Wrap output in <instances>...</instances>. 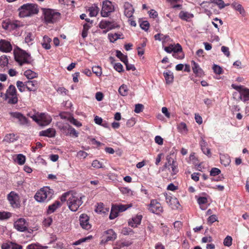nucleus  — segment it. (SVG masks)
<instances>
[{
  "instance_id": "obj_1",
  "label": "nucleus",
  "mask_w": 249,
  "mask_h": 249,
  "mask_svg": "<svg viewBox=\"0 0 249 249\" xmlns=\"http://www.w3.org/2000/svg\"><path fill=\"white\" fill-rule=\"evenodd\" d=\"M18 11L20 18H25L37 14L38 13V9L36 4L26 3L19 7Z\"/></svg>"
},
{
  "instance_id": "obj_2",
  "label": "nucleus",
  "mask_w": 249,
  "mask_h": 249,
  "mask_svg": "<svg viewBox=\"0 0 249 249\" xmlns=\"http://www.w3.org/2000/svg\"><path fill=\"white\" fill-rule=\"evenodd\" d=\"M53 193V189L49 187H44L36 193L35 198L38 202H48L52 198Z\"/></svg>"
},
{
  "instance_id": "obj_3",
  "label": "nucleus",
  "mask_w": 249,
  "mask_h": 249,
  "mask_svg": "<svg viewBox=\"0 0 249 249\" xmlns=\"http://www.w3.org/2000/svg\"><path fill=\"white\" fill-rule=\"evenodd\" d=\"M82 197L78 196L76 193H71L67 200V204L69 209L73 212H76L82 204Z\"/></svg>"
},
{
  "instance_id": "obj_4",
  "label": "nucleus",
  "mask_w": 249,
  "mask_h": 249,
  "mask_svg": "<svg viewBox=\"0 0 249 249\" xmlns=\"http://www.w3.org/2000/svg\"><path fill=\"white\" fill-rule=\"evenodd\" d=\"M15 59L20 66L24 64H30L32 61L30 54L21 49H19L18 52L15 53Z\"/></svg>"
},
{
  "instance_id": "obj_5",
  "label": "nucleus",
  "mask_w": 249,
  "mask_h": 249,
  "mask_svg": "<svg viewBox=\"0 0 249 249\" xmlns=\"http://www.w3.org/2000/svg\"><path fill=\"white\" fill-rule=\"evenodd\" d=\"M45 21L47 23H53L60 18V13L51 9L44 10Z\"/></svg>"
},
{
  "instance_id": "obj_6",
  "label": "nucleus",
  "mask_w": 249,
  "mask_h": 249,
  "mask_svg": "<svg viewBox=\"0 0 249 249\" xmlns=\"http://www.w3.org/2000/svg\"><path fill=\"white\" fill-rule=\"evenodd\" d=\"M4 96L5 100L8 99L10 96H11V98H10L8 101L9 104H17L18 101V99L16 87L12 85H10L6 90V92Z\"/></svg>"
},
{
  "instance_id": "obj_7",
  "label": "nucleus",
  "mask_w": 249,
  "mask_h": 249,
  "mask_svg": "<svg viewBox=\"0 0 249 249\" xmlns=\"http://www.w3.org/2000/svg\"><path fill=\"white\" fill-rule=\"evenodd\" d=\"M114 11V7L109 0H105L103 2V6L101 14L103 17H108L110 14Z\"/></svg>"
},
{
  "instance_id": "obj_8",
  "label": "nucleus",
  "mask_w": 249,
  "mask_h": 249,
  "mask_svg": "<svg viewBox=\"0 0 249 249\" xmlns=\"http://www.w3.org/2000/svg\"><path fill=\"white\" fill-rule=\"evenodd\" d=\"M148 206V210L152 213L160 214L163 212V208L160 203L156 199L151 200Z\"/></svg>"
},
{
  "instance_id": "obj_9",
  "label": "nucleus",
  "mask_w": 249,
  "mask_h": 249,
  "mask_svg": "<svg viewBox=\"0 0 249 249\" xmlns=\"http://www.w3.org/2000/svg\"><path fill=\"white\" fill-rule=\"evenodd\" d=\"M163 195L165 198L166 203L172 209H177L178 208L180 204L176 197L168 195L166 193H163Z\"/></svg>"
},
{
  "instance_id": "obj_10",
  "label": "nucleus",
  "mask_w": 249,
  "mask_h": 249,
  "mask_svg": "<svg viewBox=\"0 0 249 249\" xmlns=\"http://www.w3.org/2000/svg\"><path fill=\"white\" fill-rule=\"evenodd\" d=\"M99 26L102 29H108V30L120 27L119 25L115 21H109L105 20H101L99 24Z\"/></svg>"
},
{
  "instance_id": "obj_11",
  "label": "nucleus",
  "mask_w": 249,
  "mask_h": 249,
  "mask_svg": "<svg viewBox=\"0 0 249 249\" xmlns=\"http://www.w3.org/2000/svg\"><path fill=\"white\" fill-rule=\"evenodd\" d=\"M14 227L18 231H25L28 230V224L24 218H19L14 223Z\"/></svg>"
},
{
  "instance_id": "obj_12",
  "label": "nucleus",
  "mask_w": 249,
  "mask_h": 249,
  "mask_svg": "<svg viewBox=\"0 0 249 249\" xmlns=\"http://www.w3.org/2000/svg\"><path fill=\"white\" fill-rule=\"evenodd\" d=\"M10 114L12 117L17 119L21 125L28 124L29 123L28 119L21 113L11 112Z\"/></svg>"
},
{
  "instance_id": "obj_13",
  "label": "nucleus",
  "mask_w": 249,
  "mask_h": 249,
  "mask_svg": "<svg viewBox=\"0 0 249 249\" xmlns=\"http://www.w3.org/2000/svg\"><path fill=\"white\" fill-rule=\"evenodd\" d=\"M7 199L10 204L13 207H18V206L19 196L15 192H11L7 196Z\"/></svg>"
},
{
  "instance_id": "obj_14",
  "label": "nucleus",
  "mask_w": 249,
  "mask_h": 249,
  "mask_svg": "<svg viewBox=\"0 0 249 249\" xmlns=\"http://www.w3.org/2000/svg\"><path fill=\"white\" fill-rule=\"evenodd\" d=\"M80 224L83 229L89 230L91 228V225L89 223V217L86 214H82L79 218Z\"/></svg>"
},
{
  "instance_id": "obj_15",
  "label": "nucleus",
  "mask_w": 249,
  "mask_h": 249,
  "mask_svg": "<svg viewBox=\"0 0 249 249\" xmlns=\"http://www.w3.org/2000/svg\"><path fill=\"white\" fill-rule=\"evenodd\" d=\"M12 49L10 43L5 40H0V51L5 53L10 52Z\"/></svg>"
},
{
  "instance_id": "obj_16",
  "label": "nucleus",
  "mask_w": 249,
  "mask_h": 249,
  "mask_svg": "<svg viewBox=\"0 0 249 249\" xmlns=\"http://www.w3.org/2000/svg\"><path fill=\"white\" fill-rule=\"evenodd\" d=\"M124 14L128 18L132 17L134 9L132 5L128 2H126L124 4Z\"/></svg>"
},
{
  "instance_id": "obj_17",
  "label": "nucleus",
  "mask_w": 249,
  "mask_h": 249,
  "mask_svg": "<svg viewBox=\"0 0 249 249\" xmlns=\"http://www.w3.org/2000/svg\"><path fill=\"white\" fill-rule=\"evenodd\" d=\"M40 125L45 126L49 124L52 121L50 116L45 113H41L39 115Z\"/></svg>"
},
{
  "instance_id": "obj_18",
  "label": "nucleus",
  "mask_w": 249,
  "mask_h": 249,
  "mask_svg": "<svg viewBox=\"0 0 249 249\" xmlns=\"http://www.w3.org/2000/svg\"><path fill=\"white\" fill-rule=\"evenodd\" d=\"M25 87L29 91H36L38 87V83L36 80H29L25 82Z\"/></svg>"
},
{
  "instance_id": "obj_19",
  "label": "nucleus",
  "mask_w": 249,
  "mask_h": 249,
  "mask_svg": "<svg viewBox=\"0 0 249 249\" xmlns=\"http://www.w3.org/2000/svg\"><path fill=\"white\" fill-rule=\"evenodd\" d=\"M55 135V130L53 128H49L45 130L39 132V136H45L50 138L54 137Z\"/></svg>"
},
{
  "instance_id": "obj_20",
  "label": "nucleus",
  "mask_w": 249,
  "mask_h": 249,
  "mask_svg": "<svg viewBox=\"0 0 249 249\" xmlns=\"http://www.w3.org/2000/svg\"><path fill=\"white\" fill-rule=\"evenodd\" d=\"M238 98L244 102L249 100V89L243 88L242 90H240Z\"/></svg>"
},
{
  "instance_id": "obj_21",
  "label": "nucleus",
  "mask_w": 249,
  "mask_h": 249,
  "mask_svg": "<svg viewBox=\"0 0 249 249\" xmlns=\"http://www.w3.org/2000/svg\"><path fill=\"white\" fill-rule=\"evenodd\" d=\"M142 215H137L135 217L132 218L131 220L128 222V224L132 227H136L138 225L141 224L142 219Z\"/></svg>"
},
{
  "instance_id": "obj_22",
  "label": "nucleus",
  "mask_w": 249,
  "mask_h": 249,
  "mask_svg": "<svg viewBox=\"0 0 249 249\" xmlns=\"http://www.w3.org/2000/svg\"><path fill=\"white\" fill-rule=\"evenodd\" d=\"M104 234L106 235V242L109 241H113L116 239L117 235L112 229L108 230L104 232Z\"/></svg>"
},
{
  "instance_id": "obj_23",
  "label": "nucleus",
  "mask_w": 249,
  "mask_h": 249,
  "mask_svg": "<svg viewBox=\"0 0 249 249\" xmlns=\"http://www.w3.org/2000/svg\"><path fill=\"white\" fill-rule=\"evenodd\" d=\"M192 64L193 72L198 76H202L203 74V71L199 67L198 64L193 60L192 61Z\"/></svg>"
},
{
  "instance_id": "obj_24",
  "label": "nucleus",
  "mask_w": 249,
  "mask_h": 249,
  "mask_svg": "<svg viewBox=\"0 0 249 249\" xmlns=\"http://www.w3.org/2000/svg\"><path fill=\"white\" fill-rule=\"evenodd\" d=\"M178 17L182 20L189 21L190 19L194 17V15L188 12L181 11L179 13Z\"/></svg>"
},
{
  "instance_id": "obj_25",
  "label": "nucleus",
  "mask_w": 249,
  "mask_h": 249,
  "mask_svg": "<svg viewBox=\"0 0 249 249\" xmlns=\"http://www.w3.org/2000/svg\"><path fill=\"white\" fill-rule=\"evenodd\" d=\"M231 6L234 10L238 11L240 14L242 15L245 14V10L242 5L240 3L234 1L231 4Z\"/></svg>"
},
{
  "instance_id": "obj_26",
  "label": "nucleus",
  "mask_w": 249,
  "mask_h": 249,
  "mask_svg": "<svg viewBox=\"0 0 249 249\" xmlns=\"http://www.w3.org/2000/svg\"><path fill=\"white\" fill-rule=\"evenodd\" d=\"M163 75L167 84H169L173 82L174 75L173 72L171 71H168L166 72H164Z\"/></svg>"
},
{
  "instance_id": "obj_27",
  "label": "nucleus",
  "mask_w": 249,
  "mask_h": 249,
  "mask_svg": "<svg viewBox=\"0 0 249 249\" xmlns=\"http://www.w3.org/2000/svg\"><path fill=\"white\" fill-rule=\"evenodd\" d=\"M60 206L61 204L60 202L58 201H56L53 204L49 206L47 210L48 213H53Z\"/></svg>"
},
{
  "instance_id": "obj_28",
  "label": "nucleus",
  "mask_w": 249,
  "mask_h": 249,
  "mask_svg": "<svg viewBox=\"0 0 249 249\" xmlns=\"http://www.w3.org/2000/svg\"><path fill=\"white\" fill-rule=\"evenodd\" d=\"M89 11L90 17H95L99 11V8L96 4H94L93 6L89 9Z\"/></svg>"
},
{
  "instance_id": "obj_29",
  "label": "nucleus",
  "mask_w": 249,
  "mask_h": 249,
  "mask_svg": "<svg viewBox=\"0 0 249 249\" xmlns=\"http://www.w3.org/2000/svg\"><path fill=\"white\" fill-rule=\"evenodd\" d=\"M24 75L29 79H32L37 76V74L31 70L25 71Z\"/></svg>"
},
{
  "instance_id": "obj_30",
  "label": "nucleus",
  "mask_w": 249,
  "mask_h": 249,
  "mask_svg": "<svg viewBox=\"0 0 249 249\" xmlns=\"http://www.w3.org/2000/svg\"><path fill=\"white\" fill-rule=\"evenodd\" d=\"M51 41V39L48 36H45L43 37V42L42 43V47L45 49L48 50L51 48L50 42Z\"/></svg>"
},
{
  "instance_id": "obj_31",
  "label": "nucleus",
  "mask_w": 249,
  "mask_h": 249,
  "mask_svg": "<svg viewBox=\"0 0 249 249\" xmlns=\"http://www.w3.org/2000/svg\"><path fill=\"white\" fill-rule=\"evenodd\" d=\"M178 131L182 134H186L188 132L187 125L185 123L181 122L178 126Z\"/></svg>"
},
{
  "instance_id": "obj_32",
  "label": "nucleus",
  "mask_w": 249,
  "mask_h": 249,
  "mask_svg": "<svg viewBox=\"0 0 249 249\" xmlns=\"http://www.w3.org/2000/svg\"><path fill=\"white\" fill-rule=\"evenodd\" d=\"M109 209L105 208L104 207V205L103 203H99L98 204L95 211L96 212L102 213H105L106 211H108Z\"/></svg>"
},
{
  "instance_id": "obj_33",
  "label": "nucleus",
  "mask_w": 249,
  "mask_h": 249,
  "mask_svg": "<svg viewBox=\"0 0 249 249\" xmlns=\"http://www.w3.org/2000/svg\"><path fill=\"white\" fill-rule=\"evenodd\" d=\"M16 140V137H15V134L13 133H12V134H7L5 136L3 141L6 142H14Z\"/></svg>"
},
{
  "instance_id": "obj_34",
  "label": "nucleus",
  "mask_w": 249,
  "mask_h": 249,
  "mask_svg": "<svg viewBox=\"0 0 249 249\" xmlns=\"http://www.w3.org/2000/svg\"><path fill=\"white\" fill-rule=\"evenodd\" d=\"M115 208L116 209L117 211L119 212H122L126 210H127L128 208L131 207V204L130 205H114Z\"/></svg>"
},
{
  "instance_id": "obj_35",
  "label": "nucleus",
  "mask_w": 249,
  "mask_h": 249,
  "mask_svg": "<svg viewBox=\"0 0 249 249\" xmlns=\"http://www.w3.org/2000/svg\"><path fill=\"white\" fill-rule=\"evenodd\" d=\"M118 215V212L117 211L116 209L115 208V206H113L112 207L110 213L109 214V218L110 219H113Z\"/></svg>"
},
{
  "instance_id": "obj_36",
  "label": "nucleus",
  "mask_w": 249,
  "mask_h": 249,
  "mask_svg": "<svg viewBox=\"0 0 249 249\" xmlns=\"http://www.w3.org/2000/svg\"><path fill=\"white\" fill-rule=\"evenodd\" d=\"M119 92L122 96H126L128 93V89L126 85H123L119 89Z\"/></svg>"
},
{
  "instance_id": "obj_37",
  "label": "nucleus",
  "mask_w": 249,
  "mask_h": 249,
  "mask_svg": "<svg viewBox=\"0 0 249 249\" xmlns=\"http://www.w3.org/2000/svg\"><path fill=\"white\" fill-rule=\"evenodd\" d=\"M25 157L22 154H19L17 155V161L20 165H22L25 163Z\"/></svg>"
},
{
  "instance_id": "obj_38",
  "label": "nucleus",
  "mask_w": 249,
  "mask_h": 249,
  "mask_svg": "<svg viewBox=\"0 0 249 249\" xmlns=\"http://www.w3.org/2000/svg\"><path fill=\"white\" fill-rule=\"evenodd\" d=\"M68 121H69L70 123L72 124L73 125H75L77 127H80L82 126V124L78 121L77 120L75 119L73 117L71 116L69 117L68 118Z\"/></svg>"
},
{
  "instance_id": "obj_39",
  "label": "nucleus",
  "mask_w": 249,
  "mask_h": 249,
  "mask_svg": "<svg viewBox=\"0 0 249 249\" xmlns=\"http://www.w3.org/2000/svg\"><path fill=\"white\" fill-rule=\"evenodd\" d=\"M212 3L216 4L220 9L224 8L225 7L224 2L222 0H210Z\"/></svg>"
},
{
  "instance_id": "obj_40",
  "label": "nucleus",
  "mask_w": 249,
  "mask_h": 249,
  "mask_svg": "<svg viewBox=\"0 0 249 249\" xmlns=\"http://www.w3.org/2000/svg\"><path fill=\"white\" fill-rule=\"evenodd\" d=\"M11 216V213L9 212H0V220L7 219Z\"/></svg>"
},
{
  "instance_id": "obj_41",
  "label": "nucleus",
  "mask_w": 249,
  "mask_h": 249,
  "mask_svg": "<svg viewBox=\"0 0 249 249\" xmlns=\"http://www.w3.org/2000/svg\"><path fill=\"white\" fill-rule=\"evenodd\" d=\"M232 241L231 237L228 235L224 239L223 244L225 246L230 247L232 244Z\"/></svg>"
},
{
  "instance_id": "obj_42",
  "label": "nucleus",
  "mask_w": 249,
  "mask_h": 249,
  "mask_svg": "<svg viewBox=\"0 0 249 249\" xmlns=\"http://www.w3.org/2000/svg\"><path fill=\"white\" fill-rule=\"evenodd\" d=\"M8 63V59L6 56H1L0 57V66L4 67Z\"/></svg>"
},
{
  "instance_id": "obj_43",
  "label": "nucleus",
  "mask_w": 249,
  "mask_h": 249,
  "mask_svg": "<svg viewBox=\"0 0 249 249\" xmlns=\"http://www.w3.org/2000/svg\"><path fill=\"white\" fill-rule=\"evenodd\" d=\"M144 106L141 104H137L135 105L134 111L136 113H139L143 111Z\"/></svg>"
},
{
  "instance_id": "obj_44",
  "label": "nucleus",
  "mask_w": 249,
  "mask_h": 249,
  "mask_svg": "<svg viewBox=\"0 0 249 249\" xmlns=\"http://www.w3.org/2000/svg\"><path fill=\"white\" fill-rule=\"evenodd\" d=\"M108 37L110 39V41L113 42L120 38V35L116 33L114 34V35L109 34H108Z\"/></svg>"
},
{
  "instance_id": "obj_45",
  "label": "nucleus",
  "mask_w": 249,
  "mask_h": 249,
  "mask_svg": "<svg viewBox=\"0 0 249 249\" xmlns=\"http://www.w3.org/2000/svg\"><path fill=\"white\" fill-rule=\"evenodd\" d=\"M213 69L214 73L217 74H220L222 73V69L218 65L214 64Z\"/></svg>"
},
{
  "instance_id": "obj_46",
  "label": "nucleus",
  "mask_w": 249,
  "mask_h": 249,
  "mask_svg": "<svg viewBox=\"0 0 249 249\" xmlns=\"http://www.w3.org/2000/svg\"><path fill=\"white\" fill-rule=\"evenodd\" d=\"M92 71L96 74L97 76H100L102 74V69L100 67L95 66L92 68Z\"/></svg>"
},
{
  "instance_id": "obj_47",
  "label": "nucleus",
  "mask_w": 249,
  "mask_h": 249,
  "mask_svg": "<svg viewBox=\"0 0 249 249\" xmlns=\"http://www.w3.org/2000/svg\"><path fill=\"white\" fill-rule=\"evenodd\" d=\"M17 86L18 90L20 92H23V91H24V87H25V83L24 84L21 81H18L17 82Z\"/></svg>"
},
{
  "instance_id": "obj_48",
  "label": "nucleus",
  "mask_w": 249,
  "mask_h": 249,
  "mask_svg": "<svg viewBox=\"0 0 249 249\" xmlns=\"http://www.w3.org/2000/svg\"><path fill=\"white\" fill-rule=\"evenodd\" d=\"M72 192H68L64 194L61 196L60 199L62 202L66 201L67 199H69V197L71 196Z\"/></svg>"
},
{
  "instance_id": "obj_49",
  "label": "nucleus",
  "mask_w": 249,
  "mask_h": 249,
  "mask_svg": "<svg viewBox=\"0 0 249 249\" xmlns=\"http://www.w3.org/2000/svg\"><path fill=\"white\" fill-rule=\"evenodd\" d=\"M73 135L75 137H77L78 136V133L75 130V129L73 128L72 126L70 128V129L68 133H67V135Z\"/></svg>"
},
{
  "instance_id": "obj_50",
  "label": "nucleus",
  "mask_w": 249,
  "mask_h": 249,
  "mask_svg": "<svg viewBox=\"0 0 249 249\" xmlns=\"http://www.w3.org/2000/svg\"><path fill=\"white\" fill-rule=\"evenodd\" d=\"M91 165L94 168H103L102 164L98 160H94L92 161Z\"/></svg>"
},
{
  "instance_id": "obj_51",
  "label": "nucleus",
  "mask_w": 249,
  "mask_h": 249,
  "mask_svg": "<svg viewBox=\"0 0 249 249\" xmlns=\"http://www.w3.org/2000/svg\"><path fill=\"white\" fill-rule=\"evenodd\" d=\"M174 50L173 51V53H181L182 49L181 45L177 43L176 45H173Z\"/></svg>"
},
{
  "instance_id": "obj_52",
  "label": "nucleus",
  "mask_w": 249,
  "mask_h": 249,
  "mask_svg": "<svg viewBox=\"0 0 249 249\" xmlns=\"http://www.w3.org/2000/svg\"><path fill=\"white\" fill-rule=\"evenodd\" d=\"M140 27L142 29L147 31L149 27V23L147 21H143L140 24Z\"/></svg>"
},
{
  "instance_id": "obj_53",
  "label": "nucleus",
  "mask_w": 249,
  "mask_h": 249,
  "mask_svg": "<svg viewBox=\"0 0 249 249\" xmlns=\"http://www.w3.org/2000/svg\"><path fill=\"white\" fill-rule=\"evenodd\" d=\"M114 68L115 70L119 72L124 71L123 65L120 63H115Z\"/></svg>"
},
{
  "instance_id": "obj_54",
  "label": "nucleus",
  "mask_w": 249,
  "mask_h": 249,
  "mask_svg": "<svg viewBox=\"0 0 249 249\" xmlns=\"http://www.w3.org/2000/svg\"><path fill=\"white\" fill-rule=\"evenodd\" d=\"M221 173V171L217 168H213L210 171V175L211 176H215L219 175Z\"/></svg>"
},
{
  "instance_id": "obj_55",
  "label": "nucleus",
  "mask_w": 249,
  "mask_h": 249,
  "mask_svg": "<svg viewBox=\"0 0 249 249\" xmlns=\"http://www.w3.org/2000/svg\"><path fill=\"white\" fill-rule=\"evenodd\" d=\"M174 227L176 230L178 231L182 227V223L180 221H176L174 223Z\"/></svg>"
},
{
  "instance_id": "obj_56",
  "label": "nucleus",
  "mask_w": 249,
  "mask_h": 249,
  "mask_svg": "<svg viewBox=\"0 0 249 249\" xmlns=\"http://www.w3.org/2000/svg\"><path fill=\"white\" fill-rule=\"evenodd\" d=\"M71 127V126L70 124H66L62 126L61 129L63 131V133H65V134L67 135V133H68V131H69Z\"/></svg>"
},
{
  "instance_id": "obj_57",
  "label": "nucleus",
  "mask_w": 249,
  "mask_h": 249,
  "mask_svg": "<svg viewBox=\"0 0 249 249\" xmlns=\"http://www.w3.org/2000/svg\"><path fill=\"white\" fill-rule=\"evenodd\" d=\"M34 37L33 36L32 34L31 33H28L25 38V41L26 43H28L32 41L34 39Z\"/></svg>"
},
{
  "instance_id": "obj_58",
  "label": "nucleus",
  "mask_w": 249,
  "mask_h": 249,
  "mask_svg": "<svg viewBox=\"0 0 249 249\" xmlns=\"http://www.w3.org/2000/svg\"><path fill=\"white\" fill-rule=\"evenodd\" d=\"M217 220V218L216 216L214 214L210 216L208 218V223L209 224H212L215 221Z\"/></svg>"
},
{
  "instance_id": "obj_59",
  "label": "nucleus",
  "mask_w": 249,
  "mask_h": 249,
  "mask_svg": "<svg viewBox=\"0 0 249 249\" xmlns=\"http://www.w3.org/2000/svg\"><path fill=\"white\" fill-rule=\"evenodd\" d=\"M57 91L58 93H59L63 95H67L68 92V90L64 87L58 88V89H57Z\"/></svg>"
},
{
  "instance_id": "obj_60",
  "label": "nucleus",
  "mask_w": 249,
  "mask_h": 249,
  "mask_svg": "<svg viewBox=\"0 0 249 249\" xmlns=\"http://www.w3.org/2000/svg\"><path fill=\"white\" fill-rule=\"evenodd\" d=\"M122 232L124 235H128L131 233H133V231L131 229L127 228H124L122 230Z\"/></svg>"
},
{
  "instance_id": "obj_61",
  "label": "nucleus",
  "mask_w": 249,
  "mask_h": 249,
  "mask_svg": "<svg viewBox=\"0 0 249 249\" xmlns=\"http://www.w3.org/2000/svg\"><path fill=\"white\" fill-rule=\"evenodd\" d=\"M221 51L224 53L227 57H229L230 55V52L228 47L226 46H222L221 47Z\"/></svg>"
},
{
  "instance_id": "obj_62",
  "label": "nucleus",
  "mask_w": 249,
  "mask_h": 249,
  "mask_svg": "<svg viewBox=\"0 0 249 249\" xmlns=\"http://www.w3.org/2000/svg\"><path fill=\"white\" fill-rule=\"evenodd\" d=\"M148 13L150 17L153 18H156L158 16L157 12L154 9L150 10Z\"/></svg>"
},
{
  "instance_id": "obj_63",
  "label": "nucleus",
  "mask_w": 249,
  "mask_h": 249,
  "mask_svg": "<svg viewBox=\"0 0 249 249\" xmlns=\"http://www.w3.org/2000/svg\"><path fill=\"white\" fill-rule=\"evenodd\" d=\"M201 149L204 154L208 156H211V152L209 148H208L206 146H203V145L201 144Z\"/></svg>"
},
{
  "instance_id": "obj_64",
  "label": "nucleus",
  "mask_w": 249,
  "mask_h": 249,
  "mask_svg": "<svg viewBox=\"0 0 249 249\" xmlns=\"http://www.w3.org/2000/svg\"><path fill=\"white\" fill-rule=\"evenodd\" d=\"M11 248L12 249H22V246L15 243L11 242Z\"/></svg>"
}]
</instances>
